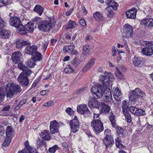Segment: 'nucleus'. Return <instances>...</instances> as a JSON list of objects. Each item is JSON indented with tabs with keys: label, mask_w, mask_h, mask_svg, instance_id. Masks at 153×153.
Returning <instances> with one entry per match:
<instances>
[{
	"label": "nucleus",
	"mask_w": 153,
	"mask_h": 153,
	"mask_svg": "<svg viewBox=\"0 0 153 153\" xmlns=\"http://www.w3.org/2000/svg\"><path fill=\"white\" fill-rule=\"evenodd\" d=\"M91 125L93 130L96 133H100L104 130L103 123L100 120L92 121Z\"/></svg>",
	"instance_id": "6"
},
{
	"label": "nucleus",
	"mask_w": 153,
	"mask_h": 153,
	"mask_svg": "<svg viewBox=\"0 0 153 153\" xmlns=\"http://www.w3.org/2000/svg\"><path fill=\"white\" fill-rule=\"evenodd\" d=\"M24 144L25 146V148L27 151L28 153H29V152H31L32 150H33L34 149L31 148L29 145V143L27 141H26L25 142Z\"/></svg>",
	"instance_id": "41"
},
{
	"label": "nucleus",
	"mask_w": 153,
	"mask_h": 153,
	"mask_svg": "<svg viewBox=\"0 0 153 153\" xmlns=\"http://www.w3.org/2000/svg\"><path fill=\"white\" fill-rule=\"evenodd\" d=\"M99 114H96L94 113V116L93 117V120L92 121L95 120H100V118L99 117Z\"/></svg>",
	"instance_id": "57"
},
{
	"label": "nucleus",
	"mask_w": 153,
	"mask_h": 153,
	"mask_svg": "<svg viewBox=\"0 0 153 153\" xmlns=\"http://www.w3.org/2000/svg\"><path fill=\"white\" fill-rule=\"evenodd\" d=\"M70 125L71 132L74 133L78 131L79 128V124L76 116H75L74 118L71 120Z\"/></svg>",
	"instance_id": "7"
},
{
	"label": "nucleus",
	"mask_w": 153,
	"mask_h": 153,
	"mask_svg": "<svg viewBox=\"0 0 153 153\" xmlns=\"http://www.w3.org/2000/svg\"><path fill=\"white\" fill-rule=\"evenodd\" d=\"M77 59L76 57H75L72 61L71 63L73 66L76 67L77 66L76 63Z\"/></svg>",
	"instance_id": "56"
},
{
	"label": "nucleus",
	"mask_w": 153,
	"mask_h": 153,
	"mask_svg": "<svg viewBox=\"0 0 153 153\" xmlns=\"http://www.w3.org/2000/svg\"><path fill=\"white\" fill-rule=\"evenodd\" d=\"M73 71L74 70L69 66L65 68L64 69V73L65 74H70L73 72Z\"/></svg>",
	"instance_id": "43"
},
{
	"label": "nucleus",
	"mask_w": 153,
	"mask_h": 153,
	"mask_svg": "<svg viewBox=\"0 0 153 153\" xmlns=\"http://www.w3.org/2000/svg\"><path fill=\"white\" fill-rule=\"evenodd\" d=\"M104 134L105 136V138H108L112 137L111 134V131L109 129H107L105 130Z\"/></svg>",
	"instance_id": "45"
},
{
	"label": "nucleus",
	"mask_w": 153,
	"mask_h": 153,
	"mask_svg": "<svg viewBox=\"0 0 153 153\" xmlns=\"http://www.w3.org/2000/svg\"><path fill=\"white\" fill-rule=\"evenodd\" d=\"M122 109L123 113L128 112V107L127 104V102L126 100L123 101L122 102Z\"/></svg>",
	"instance_id": "36"
},
{
	"label": "nucleus",
	"mask_w": 153,
	"mask_h": 153,
	"mask_svg": "<svg viewBox=\"0 0 153 153\" xmlns=\"http://www.w3.org/2000/svg\"><path fill=\"white\" fill-rule=\"evenodd\" d=\"M4 96L5 94L3 88H0V102L3 101Z\"/></svg>",
	"instance_id": "46"
},
{
	"label": "nucleus",
	"mask_w": 153,
	"mask_h": 153,
	"mask_svg": "<svg viewBox=\"0 0 153 153\" xmlns=\"http://www.w3.org/2000/svg\"><path fill=\"white\" fill-rule=\"evenodd\" d=\"M115 117V116L113 113L111 112L110 113L109 116V120L111 123L112 126L115 128H118V130H119V128H120V130L121 128H120L118 127V126L116 124Z\"/></svg>",
	"instance_id": "24"
},
{
	"label": "nucleus",
	"mask_w": 153,
	"mask_h": 153,
	"mask_svg": "<svg viewBox=\"0 0 153 153\" xmlns=\"http://www.w3.org/2000/svg\"><path fill=\"white\" fill-rule=\"evenodd\" d=\"M37 50V47L35 45H33L31 46L27 47L26 48V52L27 53L33 55L34 53Z\"/></svg>",
	"instance_id": "17"
},
{
	"label": "nucleus",
	"mask_w": 153,
	"mask_h": 153,
	"mask_svg": "<svg viewBox=\"0 0 153 153\" xmlns=\"http://www.w3.org/2000/svg\"><path fill=\"white\" fill-rule=\"evenodd\" d=\"M100 105L101 112L105 114H108L110 110V107L106 105L104 103H101Z\"/></svg>",
	"instance_id": "23"
},
{
	"label": "nucleus",
	"mask_w": 153,
	"mask_h": 153,
	"mask_svg": "<svg viewBox=\"0 0 153 153\" xmlns=\"http://www.w3.org/2000/svg\"><path fill=\"white\" fill-rule=\"evenodd\" d=\"M10 24L17 29L18 33L22 35L26 33V31L25 30L24 26L22 24L20 19L17 17H14L10 18Z\"/></svg>",
	"instance_id": "2"
},
{
	"label": "nucleus",
	"mask_w": 153,
	"mask_h": 153,
	"mask_svg": "<svg viewBox=\"0 0 153 153\" xmlns=\"http://www.w3.org/2000/svg\"><path fill=\"white\" fill-rule=\"evenodd\" d=\"M53 102V101H49L46 103H44L42 106L44 107L45 106H50L52 104Z\"/></svg>",
	"instance_id": "54"
},
{
	"label": "nucleus",
	"mask_w": 153,
	"mask_h": 153,
	"mask_svg": "<svg viewBox=\"0 0 153 153\" xmlns=\"http://www.w3.org/2000/svg\"><path fill=\"white\" fill-rule=\"evenodd\" d=\"M41 21V19L40 17H38L36 18L34 22H35L36 24L38 25L39 23Z\"/></svg>",
	"instance_id": "64"
},
{
	"label": "nucleus",
	"mask_w": 153,
	"mask_h": 153,
	"mask_svg": "<svg viewBox=\"0 0 153 153\" xmlns=\"http://www.w3.org/2000/svg\"><path fill=\"white\" fill-rule=\"evenodd\" d=\"M95 59H91L87 64L91 68L94 64Z\"/></svg>",
	"instance_id": "51"
},
{
	"label": "nucleus",
	"mask_w": 153,
	"mask_h": 153,
	"mask_svg": "<svg viewBox=\"0 0 153 153\" xmlns=\"http://www.w3.org/2000/svg\"><path fill=\"white\" fill-rule=\"evenodd\" d=\"M16 43V47L18 49H21L23 46L30 44L28 41H24L22 40H18Z\"/></svg>",
	"instance_id": "19"
},
{
	"label": "nucleus",
	"mask_w": 153,
	"mask_h": 153,
	"mask_svg": "<svg viewBox=\"0 0 153 153\" xmlns=\"http://www.w3.org/2000/svg\"><path fill=\"white\" fill-rule=\"evenodd\" d=\"M35 62L36 61L32 58L30 59L27 60L26 64L29 67L32 68L36 65Z\"/></svg>",
	"instance_id": "33"
},
{
	"label": "nucleus",
	"mask_w": 153,
	"mask_h": 153,
	"mask_svg": "<svg viewBox=\"0 0 153 153\" xmlns=\"http://www.w3.org/2000/svg\"><path fill=\"white\" fill-rule=\"evenodd\" d=\"M91 68L86 64V65L82 68V71L84 73L86 72L90 69Z\"/></svg>",
	"instance_id": "55"
},
{
	"label": "nucleus",
	"mask_w": 153,
	"mask_h": 153,
	"mask_svg": "<svg viewBox=\"0 0 153 153\" xmlns=\"http://www.w3.org/2000/svg\"><path fill=\"white\" fill-rule=\"evenodd\" d=\"M110 77H101L100 80L102 83V84L105 85L108 83Z\"/></svg>",
	"instance_id": "44"
},
{
	"label": "nucleus",
	"mask_w": 153,
	"mask_h": 153,
	"mask_svg": "<svg viewBox=\"0 0 153 153\" xmlns=\"http://www.w3.org/2000/svg\"><path fill=\"white\" fill-rule=\"evenodd\" d=\"M118 4L115 1H114L111 3V4L110 7H112L114 10H116L117 9V7L118 6Z\"/></svg>",
	"instance_id": "50"
},
{
	"label": "nucleus",
	"mask_w": 153,
	"mask_h": 153,
	"mask_svg": "<svg viewBox=\"0 0 153 153\" xmlns=\"http://www.w3.org/2000/svg\"><path fill=\"white\" fill-rule=\"evenodd\" d=\"M77 111L82 114H84L87 116L90 115L91 113L85 104L78 105L77 107Z\"/></svg>",
	"instance_id": "10"
},
{
	"label": "nucleus",
	"mask_w": 153,
	"mask_h": 153,
	"mask_svg": "<svg viewBox=\"0 0 153 153\" xmlns=\"http://www.w3.org/2000/svg\"><path fill=\"white\" fill-rule=\"evenodd\" d=\"M115 140L116 145L117 148L120 149L125 148V146L121 143V141L120 138L117 137L115 139Z\"/></svg>",
	"instance_id": "35"
},
{
	"label": "nucleus",
	"mask_w": 153,
	"mask_h": 153,
	"mask_svg": "<svg viewBox=\"0 0 153 153\" xmlns=\"http://www.w3.org/2000/svg\"><path fill=\"white\" fill-rule=\"evenodd\" d=\"M137 11L136 8H133L126 11L125 14L127 18L134 19L136 17Z\"/></svg>",
	"instance_id": "13"
},
{
	"label": "nucleus",
	"mask_w": 153,
	"mask_h": 153,
	"mask_svg": "<svg viewBox=\"0 0 153 153\" xmlns=\"http://www.w3.org/2000/svg\"><path fill=\"white\" fill-rule=\"evenodd\" d=\"M103 88L101 85L94 86L91 88V91L98 98L102 97L103 95Z\"/></svg>",
	"instance_id": "8"
},
{
	"label": "nucleus",
	"mask_w": 153,
	"mask_h": 153,
	"mask_svg": "<svg viewBox=\"0 0 153 153\" xmlns=\"http://www.w3.org/2000/svg\"><path fill=\"white\" fill-rule=\"evenodd\" d=\"M24 27L25 31L26 30L28 31L32 32L34 30V27L33 23L30 22L26 24Z\"/></svg>",
	"instance_id": "29"
},
{
	"label": "nucleus",
	"mask_w": 153,
	"mask_h": 153,
	"mask_svg": "<svg viewBox=\"0 0 153 153\" xmlns=\"http://www.w3.org/2000/svg\"><path fill=\"white\" fill-rule=\"evenodd\" d=\"M91 52V49L89 46L87 45H85L83 47L82 53L85 55L88 54Z\"/></svg>",
	"instance_id": "32"
},
{
	"label": "nucleus",
	"mask_w": 153,
	"mask_h": 153,
	"mask_svg": "<svg viewBox=\"0 0 153 153\" xmlns=\"http://www.w3.org/2000/svg\"><path fill=\"white\" fill-rule=\"evenodd\" d=\"M103 141L107 148H110L114 143L113 137L104 138L103 140Z\"/></svg>",
	"instance_id": "15"
},
{
	"label": "nucleus",
	"mask_w": 153,
	"mask_h": 153,
	"mask_svg": "<svg viewBox=\"0 0 153 153\" xmlns=\"http://www.w3.org/2000/svg\"><path fill=\"white\" fill-rule=\"evenodd\" d=\"M50 130L52 134L56 133L57 130V122L56 120L51 121L50 123Z\"/></svg>",
	"instance_id": "16"
},
{
	"label": "nucleus",
	"mask_w": 153,
	"mask_h": 153,
	"mask_svg": "<svg viewBox=\"0 0 153 153\" xmlns=\"http://www.w3.org/2000/svg\"><path fill=\"white\" fill-rule=\"evenodd\" d=\"M10 31L7 30H4L0 32V37L4 39L8 38L10 34Z\"/></svg>",
	"instance_id": "28"
},
{
	"label": "nucleus",
	"mask_w": 153,
	"mask_h": 153,
	"mask_svg": "<svg viewBox=\"0 0 153 153\" xmlns=\"http://www.w3.org/2000/svg\"><path fill=\"white\" fill-rule=\"evenodd\" d=\"M11 140V138L10 137H6L5 140L3 144V146L5 147H7L10 144Z\"/></svg>",
	"instance_id": "40"
},
{
	"label": "nucleus",
	"mask_w": 153,
	"mask_h": 153,
	"mask_svg": "<svg viewBox=\"0 0 153 153\" xmlns=\"http://www.w3.org/2000/svg\"><path fill=\"white\" fill-rule=\"evenodd\" d=\"M57 149V146L55 145L53 147L50 148L48 150L50 152L54 153Z\"/></svg>",
	"instance_id": "48"
},
{
	"label": "nucleus",
	"mask_w": 153,
	"mask_h": 153,
	"mask_svg": "<svg viewBox=\"0 0 153 153\" xmlns=\"http://www.w3.org/2000/svg\"><path fill=\"white\" fill-rule=\"evenodd\" d=\"M88 105L90 108H95L99 109L100 106V103L95 98L89 97Z\"/></svg>",
	"instance_id": "11"
},
{
	"label": "nucleus",
	"mask_w": 153,
	"mask_h": 153,
	"mask_svg": "<svg viewBox=\"0 0 153 153\" xmlns=\"http://www.w3.org/2000/svg\"><path fill=\"white\" fill-rule=\"evenodd\" d=\"M87 90L86 88H83L79 89L76 91V93L77 94H81L82 93H85V92Z\"/></svg>",
	"instance_id": "58"
},
{
	"label": "nucleus",
	"mask_w": 153,
	"mask_h": 153,
	"mask_svg": "<svg viewBox=\"0 0 153 153\" xmlns=\"http://www.w3.org/2000/svg\"><path fill=\"white\" fill-rule=\"evenodd\" d=\"M104 12H105L107 14V16L109 18L113 17L114 14L112 10L110 7L107 6L104 9Z\"/></svg>",
	"instance_id": "27"
},
{
	"label": "nucleus",
	"mask_w": 153,
	"mask_h": 153,
	"mask_svg": "<svg viewBox=\"0 0 153 153\" xmlns=\"http://www.w3.org/2000/svg\"><path fill=\"white\" fill-rule=\"evenodd\" d=\"M22 54L19 52H16L13 53L11 56V59L13 62L16 64L21 61L22 59Z\"/></svg>",
	"instance_id": "12"
},
{
	"label": "nucleus",
	"mask_w": 153,
	"mask_h": 153,
	"mask_svg": "<svg viewBox=\"0 0 153 153\" xmlns=\"http://www.w3.org/2000/svg\"><path fill=\"white\" fill-rule=\"evenodd\" d=\"M6 23L0 16V25H1V26L5 27H6Z\"/></svg>",
	"instance_id": "60"
},
{
	"label": "nucleus",
	"mask_w": 153,
	"mask_h": 153,
	"mask_svg": "<svg viewBox=\"0 0 153 153\" xmlns=\"http://www.w3.org/2000/svg\"><path fill=\"white\" fill-rule=\"evenodd\" d=\"M137 109L134 115L138 116H143L146 114L145 111L141 109L137 108Z\"/></svg>",
	"instance_id": "39"
},
{
	"label": "nucleus",
	"mask_w": 153,
	"mask_h": 153,
	"mask_svg": "<svg viewBox=\"0 0 153 153\" xmlns=\"http://www.w3.org/2000/svg\"><path fill=\"white\" fill-rule=\"evenodd\" d=\"M112 100V95L107 96H105V101L106 102H111Z\"/></svg>",
	"instance_id": "59"
},
{
	"label": "nucleus",
	"mask_w": 153,
	"mask_h": 153,
	"mask_svg": "<svg viewBox=\"0 0 153 153\" xmlns=\"http://www.w3.org/2000/svg\"><path fill=\"white\" fill-rule=\"evenodd\" d=\"M44 9L41 6L39 5H36L33 9V10L38 13L39 16H41L43 12Z\"/></svg>",
	"instance_id": "30"
},
{
	"label": "nucleus",
	"mask_w": 153,
	"mask_h": 153,
	"mask_svg": "<svg viewBox=\"0 0 153 153\" xmlns=\"http://www.w3.org/2000/svg\"><path fill=\"white\" fill-rule=\"evenodd\" d=\"M133 28L128 24L125 25L123 28V35L126 38H129L132 36Z\"/></svg>",
	"instance_id": "9"
},
{
	"label": "nucleus",
	"mask_w": 153,
	"mask_h": 153,
	"mask_svg": "<svg viewBox=\"0 0 153 153\" xmlns=\"http://www.w3.org/2000/svg\"><path fill=\"white\" fill-rule=\"evenodd\" d=\"M103 95L104 94L105 96H108L110 95H112L110 90L108 89H104V90H103Z\"/></svg>",
	"instance_id": "49"
},
{
	"label": "nucleus",
	"mask_w": 153,
	"mask_h": 153,
	"mask_svg": "<svg viewBox=\"0 0 153 153\" xmlns=\"http://www.w3.org/2000/svg\"><path fill=\"white\" fill-rule=\"evenodd\" d=\"M6 134L7 137L12 138L14 135V130L12 127L10 126H7L6 130Z\"/></svg>",
	"instance_id": "20"
},
{
	"label": "nucleus",
	"mask_w": 153,
	"mask_h": 153,
	"mask_svg": "<svg viewBox=\"0 0 153 153\" xmlns=\"http://www.w3.org/2000/svg\"><path fill=\"white\" fill-rule=\"evenodd\" d=\"M50 134L49 131L45 130L41 133V136L44 140H48L51 138V137L50 136Z\"/></svg>",
	"instance_id": "26"
},
{
	"label": "nucleus",
	"mask_w": 153,
	"mask_h": 153,
	"mask_svg": "<svg viewBox=\"0 0 153 153\" xmlns=\"http://www.w3.org/2000/svg\"><path fill=\"white\" fill-rule=\"evenodd\" d=\"M76 25V23L71 20H69L68 25L66 26L65 29L68 30L70 28H73Z\"/></svg>",
	"instance_id": "34"
},
{
	"label": "nucleus",
	"mask_w": 153,
	"mask_h": 153,
	"mask_svg": "<svg viewBox=\"0 0 153 153\" xmlns=\"http://www.w3.org/2000/svg\"><path fill=\"white\" fill-rule=\"evenodd\" d=\"M122 94L118 88H116L114 91V97L115 99L117 101L121 100Z\"/></svg>",
	"instance_id": "18"
},
{
	"label": "nucleus",
	"mask_w": 153,
	"mask_h": 153,
	"mask_svg": "<svg viewBox=\"0 0 153 153\" xmlns=\"http://www.w3.org/2000/svg\"><path fill=\"white\" fill-rule=\"evenodd\" d=\"M125 117L126 120L128 123H130L131 121V118L130 114L128 112L123 113Z\"/></svg>",
	"instance_id": "42"
},
{
	"label": "nucleus",
	"mask_w": 153,
	"mask_h": 153,
	"mask_svg": "<svg viewBox=\"0 0 153 153\" xmlns=\"http://www.w3.org/2000/svg\"><path fill=\"white\" fill-rule=\"evenodd\" d=\"M146 96L145 93L139 88H136L131 91L129 96V101L132 104H134L139 97H144Z\"/></svg>",
	"instance_id": "4"
},
{
	"label": "nucleus",
	"mask_w": 153,
	"mask_h": 153,
	"mask_svg": "<svg viewBox=\"0 0 153 153\" xmlns=\"http://www.w3.org/2000/svg\"><path fill=\"white\" fill-rule=\"evenodd\" d=\"M18 67L19 69L22 70L23 72L25 71L27 68V67L24 65L22 63H19L18 64Z\"/></svg>",
	"instance_id": "47"
},
{
	"label": "nucleus",
	"mask_w": 153,
	"mask_h": 153,
	"mask_svg": "<svg viewBox=\"0 0 153 153\" xmlns=\"http://www.w3.org/2000/svg\"><path fill=\"white\" fill-rule=\"evenodd\" d=\"M55 23V22L54 19H52L49 21L44 20L39 23L38 27L40 30L47 32L51 29L52 25Z\"/></svg>",
	"instance_id": "5"
},
{
	"label": "nucleus",
	"mask_w": 153,
	"mask_h": 153,
	"mask_svg": "<svg viewBox=\"0 0 153 153\" xmlns=\"http://www.w3.org/2000/svg\"><path fill=\"white\" fill-rule=\"evenodd\" d=\"M65 111L70 116L73 114L74 113L73 110L70 107L66 108Z\"/></svg>",
	"instance_id": "52"
},
{
	"label": "nucleus",
	"mask_w": 153,
	"mask_h": 153,
	"mask_svg": "<svg viewBox=\"0 0 153 153\" xmlns=\"http://www.w3.org/2000/svg\"><path fill=\"white\" fill-rule=\"evenodd\" d=\"M0 2L5 5L10 4V0H0Z\"/></svg>",
	"instance_id": "61"
},
{
	"label": "nucleus",
	"mask_w": 153,
	"mask_h": 153,
	"mask_svg": "<svg viewBox=\"0 0 153 153\" xmlns=\"http://www.w3.org/2000/svg\"><path fill=\"white\" fill-rule=\"evenodd\" d=\"M79 23L83 26H85L86 25V23L84 19H81L79 22Z\"/></svg>",
	"instance_id": "63"
},
{
	"label": "nucleus",
	"mask_w": 153,
	"mask_h": 153,
	"mask_svg": "<svg viewBox=\"0 0 153 153\" xmlns=\"http://www.w3.org/2000/svg\"><path fill=\"white\" fill-rule=\"evenodd\" d=\"M93 17L97 21H103L104 18L102 14L99 12H96L93 14Z\"/></svg>",
	"instance_id": "25"
},
{
	"label": "nucleus",
	"mask_w": 153,
	"mask_h": 153,
	"mask_svg": "<svg viewBox=\"0 0 153 153\" xmlns=\"http://www.w3.org/2000/svg\"><path fill=\"white\" fill-rule=\"evenodd\" d=\"M32 72V71L27 68L26 69V71L21 73L19 76H24L25 75L30 76Z\"/></svg>",
	"instance_id": "38"
},
{
	"label": "nucleus",
	"mask_w": 153,
	"mask_h": 153,
	"mask_svg": "<svg viewBox=\"0 0 153 153\" xmlns=\"http://www.w3.org/2000/svg\"><path fill=\"white\" fill-rule=\"evenodd\" d=\"M137 108L136 107L133 106H130L129 108V110L131 112L132 114H134L135 112L136 111V110L137 109Z\"/></svg>",
	"instance_id": "53"
},
{
	"label": "nucleus",
	"mask_w": 153,
	"mask_h": 153,
	"mask_svg": "<svg viewBox=\"0 0 153 153\" xmlns=\"http://www.w3.org/2000/svg\"><path fill=\"white\" fill-rule=\"evenodd\" d=\"M133 62L135 66H140L143 65L142 59L135 57L132 59Z\"/></svg>",
	"instance_id": "22"
},
{
	"label": "nucleus",
	"mask_w": 153,
	"mask_h": 153,
	"mask_svg": "<svg viewBox=\"0 0 153 153\" xmlns=\"http://www.w3.org/2000/svg\"><path fill=\"white\" fill-rule=\"evenodd\" d=\"M140 43L144 46L142 49L141 52L148 56H150L153 54V42L147 41H141Z\"/></svg>",
	"instance_id": "3"
},
{
	"label": "nucleus",
	"mask_w": 153,
	"mask_h": 153,
	"mask_svg": "<svg viewBox=\"0 0 153 153\" xmlns=\"http://www.w3.org/2000/svg\"><path fill=\"white\" fill-rule=\"evenodd\" d=\"M74 48V45L65 46L64 47L63 50L66 52L70 53Z\"/></svg>",
	"instance_id": "37"
},
{
	"label": "nucleus",
	"mask_w": 153,
	"mask_h": 153,
	"mask_svg": "<svg viewBox=\"0 0 153 153\" xmlns=\"http://www.w3.org/2000/svg\"><path fill=\"white\" fill-rule=\"evenodd\" d=\"M17 79L22 86H27L29 83L28 77H18Z\"/></svg>",
	"instance_id": "21"
},
{
	"label": "nucleus",
	"mask_w": 153,
	"mask_h": 153,
	"mask_svg": "<svg viewBox=\"0 0 153 153\" xmlns=\"http://www.w3.org/2000/svg\"><path fill=\"white\" fill-rule=\"evenodd\" d=\"M113 76V75L111 72L105 71L104 72V75L103 76Z\"/></svg>",
	"instance_id": "62"
},
{
	"label": "nucleus",
	"mask_w": 153,
	"mask_h": 153,
	"mask_svg": "<svg viewBox=\"0 0 153 153\" xmlns=\"http://www.w3.org/2000/svg\"><path fill=\"white\" fill-rule=\"evenodd\" d=\"M140 23L143 26L152 28L153 27V19L149 18L142 19Z\"/></svg>",
	"instance_id": "14"
},
{
	"label": "nucleus",
	"mask_w": 153,
	"mask_h": 153,
	"mask_svg": "<svg viewBox=\"0 0 153 153\" xmlns=\"http://www.w3.org/2000/svg\"><path fill=\"white\" fill-rule=\"evenodd\" d=\"M33 56V58L36 61H40L42 59V55L39 52L36 51Z\"/></svg>",
	"instance_id": "31"
},
{
	"label": "nucleus",
	"mask_w": 153,
	"mask_h": 153,
	"mask_svg": "<svg viewBox=\"0 0 153 153\" xmlns=\"http://www.w3.org/2000/svg\"><path fill=\"white\" fill-rule=\"evenodd\" d=\"M7 97H13L14 95L21 91V89L19 85L13 83H9L7 84L6 87Z\"/></svg>",
	"instance_id": "1"
}]
</instances>
